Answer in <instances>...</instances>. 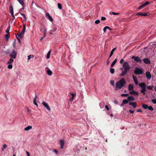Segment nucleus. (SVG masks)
Returning a JSON list of instances; mask_svg holds the SVG:
<instances>
[{"label": "nucleus", "instance_id": "nucleus-15", "mask_svg": "<svg viewBox=\"0 0 156 156\" xmlns=\"http://www.w3.org/2000/svg\"><path fill=\"white\" fill-rule=\"evenodd\" d=\"M129 93L130 94H133L136 95H138V93L137 92L134 90L130 91Z\"/></svg>", "mask_w": 156, "mask_h": 156}, {"label": "nucleus", "instance_id": "nucleus-41", "mask_svg": "<svg viewBox=\"0 0 156 156\" xmlns=\"http://www.w3.org/2000/svg\"><path fill=\"white\" fill-rule=\"evenodd\" d=\"M144 7H145V6H144V5L143 4L142 5L140 6H139V7H138V9H142V8H144Z\"/></svg>", "mask_w": 156, "mask_h": 156}, {"label": "nucleus", "instance_id": "nucleus-7", "mask_svg": "<svg viewBox=\"0 0 156 156\" xmlns=\"http://www.w3.org/2000/svg\"><path fill=\"white\" fill-rule=\"evenodd\" d=\"M132 58L134 59L136 62L140 63L142 62V60L140 59L138 57L133 56L132 57Z\"/></svg>", "mask_w": 156, "mask_h": 156}, {"label": "nucleus", "instance_id": "nucleus-14", "mask_svg": "<svg viewBox=\"0 0 156 156\" xmlns=\"http://www.w3.org/2000/svg\"><path fill=\"white\" fill-rule=\"evenodd\" d=\"M60 144L61 145V148L62 149L63 148V146L64 145V140H60Z\"/></svg>", "mask_w": 156, "mask_h": 156}, {"label": "nucleus", "instance_id": "nucleus-13", "mask_svg": "<svg viewBox=\"0 0 156 156\" xmlns=\"http://www.w3.org/2000/svg\"><path fill=\"white\" fill-rule=\"evenodd\" d=\"M133 79L136 85H137L138 84H139L137 78L136 76L133 75Z\"/></svg>", "mask_w": 156, "mask_h": 156}, {"label": "nucleus", "instance_id": "nucleus-44", "mask_svg": "<svg viewBox=\"0 0 156 156\" xmlns=\"http://www.w3.org/2000/svg\"><path fill=\"white\" fill-rule=\"evenodd\" d=\"M7 147V145L5 144H4L3 146V147L2 148V151H3Z\"/></svg>", "mask_w": 156, "mask_h": 156}, {"label": "nucleus", "instance_id": "nucleus-32", "mask_svg": "<svg viewBox=\"0 0 156 156\" xmlns=\"http://www.w3.org/2000/svg\"><path fill=\"white\" fill-rule=\"evenodd\" d=\"M71 95H72V97L70 99V101H72L73 100L75 96V95L73 94H71Z\"/></svg>", "mask_w": 156, "mask_h": 156}, {"label": "nucleus", "instance_id": "nucleus-57", "mask_svg": "<svg viewBox=\"0 0 156 156\" xmlns=\"http://www.w3.org/2000/svg\"><path fill=\"white\" fill-rule=\"evenodd\" d=\"M137 111L138 112H142V110L140 109H138V110Z\"/></svg>", "mask_w": 156, "mask_h": 156}, {"label": "nucleus", "instance_id": "nucleus-35", "mask_svg": "<svg viewBox=\"0 0 156 156\" xmlns=\"http://www.w3.org/2000/svg\"><path fill=\"white\" fill-rule=\"evenodd\" d=\"M148 108L149 110L151 111H153L154 110V108L152 106H148V108Z\"/></svg>", "mask_w": 156, "mask_h": 156}, {"label": "nucleus", "instance_id": "nucleus-61", "mask_svg": "<svg viewBox=\"0 0 156 156\" xmlns=\"http://www.w3.org/2000/svg\"><path fill=\"white\" fill-rule=\"evenodd\" d=\"M11 13L12 16L13 18L14 19L15 18V16H14V15L13 12L12 13Z\"/></svg>", "mask_w": 156, "mask_h": 156}, {"label": "nucleus", "instance_id": "nucleus-24", "mask_svg": "<svg viewBox=\"0 0 156 156\" xmlns=\"http://www.w3.org/2000/svg\"><path fill=\"white\" fill-rule=\"evenodd\" d=\"M9 12L10 13L13 12V10L12 5H11L9 8Z\"/></svg>", "mask_w": 156, "mask_h": 156}, {"label": "nucleus", "instance_id": "nucleus-48", "mask_svg": "<svg viewBox=\"0 0 156 156\" xmlns=\"http://www.w3.org/2000/svg\"><path fill=\"white\" fill-rule=\"evenodd\" d=\"M129 95L128 94H122L121 96L122 97H126Z\"/></svg>", "mask_w": 156, "mask_h": 156}, {"label": "nucleus", "instance_id": "nucleus-12", "mask_svg": "<svg viewBox=\"0 0 156 156\" xmlns=\"http://www.w3.org/2000/svg\"><path fill=\"white\" fill-rule=\"evenodd\" d=\"M129 104L132 105L134 108L136 107V103L135 102H130L129 103Z\"/></svg>", "mask_w": 156, "mask_h": 156}, {"label": "nucleus", "instance_id": "nucleus-49", "mask_svg": "<svg viewBox=\"0 0 156 156\" xmlns=\"http://www.w3.org/2000/svg\"><path fill=\"white\" fill-rule=\"evenodd\" d=\"M8 68L9 69H11L12 68V66L11 64H9L8 66Z\"/></svg>", "mask_w": 156, "mask_h": 156}, {"label": "nucleus", "instance_id": "nucleus-8", "mask_svg": "<svg viewBox=\"0 0 156 156\" xmlns=\"http://www.w3.org/2000/svg\"><path fill=\"white\" fill-rule=\"evenodd\" d=\"M45 17L46 18L48 19L51 22L53 21V19L48 13H46Z\"/></svg>", "mask_w": 156, "mask_h": 156}, {"label": "nucleus", "instance_id": "nucleus-31", "mask_svg": "<svg viewBox=\"0 0 156 156\" xmlns=\"http://www.w3.org/2000/svg\"><path fill=\"white\" fill-rule=\"evenodd\" d=\"M14 61V60L12 58H10L8 62V64H11Z\"/></svg>", "mask_w": 156, "mask_h": 156}, {"label": "nucleus", "instance_id": "nucleus-29", "mask_svg": "<svg viewBox=\"0 0 156 156\" xmlns=\"http://www.w3.org/2000/svg\"><path fill=\"white\" fill-rule=\"evenodd\" d=\"M51 51L50 50L48 53H47V57H46V58H47V59H48L50 58V54H51Z\"/></svg>", "mask_w": 156, "mask_h": 156}, {"label": "nucleus", "instance_id": "nucleus-47", "mask_svg": "<svg viewBox=\"0 0 156 156\" xmlns=\"http://www.w3.org/2000/svg\"><path fill=\"white\" fill-rule=\"evenodd\" d=\"M100 22V20H97L95 22V23L96 24H99Z\"/></svg>", "mask_w": 156, "mask_h": 156}, {"label": "nucleus", "instance_id": "nucleus-45", "mask_svg": "<svg viewBox=\"0 0 156 156\" xmlns=\"http://www.w3.org/2000/svg\"><path fill=\"white\" fill-rule=\"evenodd\" d=\"M149 2H146L144 3L143 4L144 5L145 7L148 4H149Z\"/></svg>", "mask_w": 156, "mask_h": 156}, {"label": "nucleus", "instance_id": "nucleus-38", "mask_svg": "<svg viewBox=\"0 0 156 156\" xmlns=\"http://www.w3.org/2000/svg\"><path fill=\"white\" fill-rule=\"evenodd\" d=\"M21 15L23 16L25 20H26L27 19V18L25 15L23 13H20Z\"/></svg>", "mask_w": 156, "mask_h": 156}, {"label": "nucleus", "instance_id": "nucleus-25", "mask_svg": "<svg viewBox=\"0 0 156 156\" xmlns=\"http://www.w3.org/2000/svg\"><path fill=\"white\" fill-rule=\"evenodd\" d=\"M26 24H23V29L22 31H21L22 33H23L24 34V33L26 30Z\"/></svg>", "mask_w": 156, "mask_h": 156}, {"label": "nucleus", "instance_id": "nucleus-34", "mask_svg": "<svg viewBox=\"0 0 156 156\" xmlns=\"http://www.w3.org/2000/svg\"><path fill=\"white\" fill-rule=\"evenodd\" d=\"M34 57V55H28V60H29L31 58H33Z\"/></svg>", "mask_w": 156, "mask_h": 156}, {"label": "nucleus", "instance_id": "nucleus-28", "mask_svg": "<svg viewBox=\"0 0 156 156\" xmlns=\"http://www.w3.org/2000/svg\"><path fill=\"white\" fill-rule=\"evenodd\" d=\"M20 4L22 5H23L24 2L23 0H17Z\"/></svg>", "mask_w": 156, "mask_h": 156}, {"label": "nucleus", "instance_id": "nucleus-10", "mask_svg": "<svg viewBox=\"0 0 156 156\" xmlns=\"http://www.w3.org/2000/svg\"><path fill=\"white\" fill-rule=\"evenodd\" d=\"M144 62L146 64H149L150 63V61L147 58H146L143 59Z\"/></svg>", "mask_w": 156, "mask_h": 156}, {"label": "nucleus", "instance_id": "nucleus-9", "mask_svg": "<svg viewBox=\"0 0 156 156\" xmlns=\"http://www.w3.org/2000/svg\"><path fill=\"white\" fill-rule=\"evenodd\" d=\"M42 104L49 111H50L51 110L49 106L48 105V104L46 103L45 102H42Z\"/></svg>", "mask_w": 156, "mask_h": 156}, {"label": "nucleus", "instance_id": "nucleus-36", "mask_svg": "<svg viewBox=\"0 0 156 156\" xmlns=\"http://www.w3.org/2000/svg\"><path fill=\"white\" fill-rule=\"evenodd\" d=\"M58 6L59 9H62V5L60 3H58Z\"/></svg>", "mask_w": 156, "mask_h": 156}, {"label": "nucleus", "instance_id": "nucleus-26", "mask_svg": "<svg viewBox=\"0 0 156 156\" xmlns=\"http://www.w3.org/2000/svg\"><path fill=\"white\" fill-rule=\"evenodd\" d=\"M142 106L143 107V108L144 109H147L148 108V106L146 104H142Z\"/></svg>", "mask_w": 156, "mask_h": 156}, {"label": "nucleus", "instance_id": "nucleus-37", "mask_svg": "<svg viewBox=\"0 0 156 156\" xmlns=\"http://www.w3.org/2000/svg\"><path fill=\"white\" fill-rule=\"evenodd\" d=\"M147 88L150 90H152L153 89V87L152 86H147Z\"/></svg>", "mask_w": 156, "mask_h": 156}, {"label": "nucleus", "instance_id": "nucleus-5", "mask_svg": "<svg viewBox=\"0 0 156 156\" xmlns=\"http://www.w3.org/2000/svg\"><path fill=\"white\" fill-rule=\"evenodd\" d=\"M16 55L17 53L14 50H13L11 52V53L9 55L10 56L11 58L14 59L16 58Z\"/></svg>", "mask_w": 156, "mask_h": 156}, {"label": "nucleus", "instance_id": "nucleus-18", "mask_svg": "<svg viewBox=\"0 0 156 156\" xmlns=\"http://www.w3.org/2000/svg\"><path fill=\"white\" fill-rule=\"evenodd\" d=\"M133 89V87L132 84H129L128 86V90L129 91H130Z\"/></svg>", "mask_w": 156, "mask_h": 156}, {"label": "nucleus", "instance_id": "nucleus-64", "mask_svg": "<svg viewBox=\"0 0 156 156\" xmlns=\"http://www.w3.org/2000/svg\"><path fill=\"white\" fill-rule=\"evenodd\" d=\"M112 55H113L112 54H111V53H110V56H109V57L108 58L109 59V58L112 56Z\"/></svg>", "mask_w": 156, "mask_h": 156}, {"label": "nucleus", "instance_id": "nucleus-40", "mask_svg": "<svg viewBox=\"0 0 156 156\" xmlns=\"http://www.w3.org/2000/svg\"><path fill=\"white\" fill-rule=\"evenodd\" d=\"M116 49V48H113V49H112V50L111 51L110 53H111V54H112V55L113 54V53H114V51Z\"/></svg>", "mask_w": 156, "mask_h": 156}, {"label": "nucleus", "instance_id": "nucleus-22", "mask_svg": "<svg viewBox=\"0 0 156 156\" xmlns=\"http://www.w3.org/2000/svg\"><path fill=\"white\" fill-rule=\"evenodd\" d=\"M117 61V58L115 59L113 62L112 63L111 66V67H113L114 66V65L116 63Z\"/></svg>", "mask_w": 156, "mask_h": 156}, {"label": "nucleus", "instance_id": "nucleus-52", "mask_svg": "<svg viewBox=\"0 0 156 156\" xmlns=\"http://www.w3.org/2000/svg\"><path fill=\"white\" fill-rule=\"evenodd\" d=\"M105 108L107 109V110L108 111L109 110V108L108 106V105H105Z\"/></svg>", "mask_w": 156, "mask_h": 156}, {"label": "nucleus", "instance_id": "nucleus-39", "mask_svg": "<svg viewBox=\"0 0 156 156\" xmlns=\"http://www.w3.org/2000/svg\"><path fill=\"white\" fill-rule=\"evenodd\" d=\"M5 37H6V40H7V38H9L10 37V34H7L5 35Z\"/></svg>", "mask_w": 156, "mask_h": 156}, {"label": "nucleus", "instance_id": "nucleus-21", "mask_svg": "<svg viewBox=\"0 0 156 156\" xmlns=\"http://www.w3.org/2000/svg\"><path fill=\"white\" fill-rule=\"evenodd\" d=\"M32 127L31 126H29L26 127L24 129L26 131H28L30 129H32Z\"/></svg>", "mask_w": 156, "mask_h": 156}, {"label": "nucleus", "instance_id": "nucleus-30", "mask_svg": "<svg viewBox=\"0 0 156 156\" xmlns=\"http://www.w3.org/2000/svg\"><path fill=\"white\" fill-rule=\"evenodd\" d=\"M10 25L9 24L6 31V32L7 34H10L9 30H10Z\"/></svg>", "mask_w": 156, "mask_h": 156}, {"label": "nucleus", "instance_id": "nucleus-23", "mask_svg": "<svg viewBox=\"0 0 156 156\" xmlns=\"http://www.w3.org/2000/svg\"><path fill=\"white\" fill-rule=\"evenodd\" d=\"M52 71L50 69H48L47 71V74L48 75L51 76L52 75Z\"/></svg>", "mask_w": 156, "mask_h": 156}, {"label": "nucleus", "instance_id": "nucleus-3", "mask_svg": "<svg viewBox=\"0 0 156 156\" xmlns=\"http://www.w3.org/2000/svg\"><path fill=\"white\" fill-rule=\"evenodd\" d=\"M143 73V70L138 67H136L134 71V73L136 75H141Z\"/></svg>", "mask_w": 156, "mask_h": 156}, {"label": "nucleus", "instance_id": "nucleus-58", "mask_svg": "<svg viewBox=\"0 0 156 156\" xmlns=\"http://www.w3.org/2000/svg\"><path fill=\"white\" fill-rule=\"evenodd\" d=\"M56 29H57L55 28L54 30L52 29V30H51L50 31L52 32H54L56 30Z\"/></svg>", "mask_w": 156, "mask_h": 156}, {"label": "nucleus", "instance_id": "nucleus-56", "mask_svg": "<svg viewBox=\"0 0 156 156\" xmlns=\"http://www.w3.org/2000/svg\"><path fill=\"white\" fill-rule=\"evenodd\" d=\"M112 14L114 15H118L119 14V13H115V12H112Z\"/></svg>", "mask_w": 156, "mask_h": 156}, {"label": "nucleus", "instance_id": "nucleus-60", "mask_svg": "<svg viewBox=\"0 0 156 156\" xmlns=\"http://www.w3.org/2000/svg\"><path fill=\"white\" fill-rule=\"evenodd\" d=\"M123 61H124L123 59H122L120 60V64H122V62H123Z\"/></svg>", "mask_w": 156, "mask_h": 156}, {"label": "nucleus", "instance_id": "nucleus-16", "mask_svg": "<svg viewBox=\"0 0 156 156\" xmlns=\"http://www.w3.org/2000/svg\"><path fill=\"white\" fill-rule=\"evenodd\" d=\"M46 32H47V29L46 28H44V36L41 38V39H40V40L41 41L42 39H43L45 37L46 34Z\"/></svg>", "mask_w": 156, "mask_h": 156}, {"label": "nucleus", "instance_id": "nucleus-20", "mask_svg": "<svg viewBox=\"0 0 156 156\" xmlns=\"http://www.w3.org/2000/svg\"><path fill=\"white\" fill-rule=\"evenodd\" d=\"M17 34L18 35L19 37L22 38L23 37L24 34L23 33H22V32H21L20 33L18 34Z\"/></svg>", "mask_w": 156, "mask_h": 156}, {"label": "nucleus", "instance_id": "nucleus-17", "mask_svg": "<svg viewBox=\"0 0 156 156\" xmlns=\"http://www.w3.org/2000/svg\"><path fill=\"white\" fill-rule=\"evenodd\" d=\"M127 99L129 101H134L135 100V98L132 96H129L127 98Z\"/></svg>", "mask_w": 156, "mask_h": 156}, {"label": "nucleus", "instance_id": "nucleus-46", "mask_svg": "<svg viewBox=\"0 0 156 156\" xmlns=\"http://www.w3.org/2000/svg\"><path fill=\"white\" fill-rule=\"evenodd\" d=\"M109 28V27L108 26H106L103 29V31L104 32H105L106 31V29L107 28Z\"/></svg>", "mask_w": 156, "mask_h": 156}, {"label": "nucleus", "instance_id": "nucleus-6", "mask_svg": "<svg viewBox=\"0 0 156 156\" xmlns=\"http://www.w3.org/2000/svg\"><path fill=\"white\" fill-rule=\"evenodd\" d=\"M150 15L148 12H147L145 13H143L142 12H137L136 13V15H140L143 16H147Z\"/></svg>", "mask_w": 156, "mask_h": 156}, {"label": "nucleus", "instance_id": "nucleus-51", "mask_svg": "<svg viewBox=\"0 0 156 156\" xmlns=\"http://www.w3.org/2000/svg\"><path fill=\"white\" fill-rule=\"evenodd\" d=\"M106 19V18L104 17H101V20H105Z\"/></svg>", "mask_w": 156, "mask_h": 156}, {"label": "nucleus", "instance_id": "nucleus-62", "mask_svg": "<svg viewBox=\"0 0 156 156\" xmlns=\"http://www.w3.org/2000/svg\"><path fill=\"white\" fill-rule=\"evenodd\" d=\"M54 152L56 153L57 154H58V151L56 150V149H55L54 150Z\"/></svg>", "mask_w": 156, "mask_h": 156}, {"label": "nucleus", "instance_id": "nucleus-50", "mask_svg": "<svg viewBox=\"0 0 156 156\" xmlns=\"http://www.w3.org/2000/svg\"><path fill=\"white\" fill-rule=\"evenodd\" d=\"M36 101V100L35 99L34 100L33 103H34V105H36L37 106H38V105Z\"/></svg>", "mask_w": 156, "mask_h": 156}, {"label": "nucleus", "instance_id": "nucleus-11", "mask_svg": "<svg viewBox=\"0 0 156 156\" xmlns=\"http://www.w3.org/2000/svg\"><path fill=\"white\" fill-rule=\"evenodd\" d=\"M146 77L147 79H151V74H150V72L148 71H147L146 73Z\"/></svg>", "mask_w": 156, "mask_h": 156}, {"label": "nucleus", "instance_id": "nucleus-54", "mask_svg": "<svg viewBox=\"0 0 156 156\" xmlns=\"http://www.w3.org/2000/svg\"><path fill=\"white\" fill-rule=\"evenodd\" d=\"M109 62H110V61L109 60V59L108 58L107 60V62H106L107 64L108 65L109 63Z\"/></svg>", "mask_w": 156, "mask_h": 156}, {"label": "nucleus", "instance_id": "nucleus-55", "mask_svg": "<svg viewBox=\"0 0 156 156\" xmlns=\"http://www.w3.org/2000/svg\"><path fill=\"white\" fill-rule=\"evenodd\" d=\"M37 97H38L37 95V94H35V98H34V100H35H35H36L37 99Z\"/></svg>", "mask_w": 156, "mask_h": 156}, {"label": "nucleus", "instance_id": "nucleus-53", "mask_svg": "<svg viewBox=\"0 0 156 156\" xmlns=\"http://www.w3.org/2000/svg\"><path fill=\"white\" fill-rule=\"evenodd\" d=\"M129 112L131 114H133L134 112V111L132 110H129Z\"/></svg>", "mask_w": 156, "mask_h": 156}, {"label": "nucleus", "instance_id": "nucleus-63", "mask_svg": "<svg viewBox=\"0 0 156 156\" xmlns=\"http://www.w3.org/2000/svg\"><path fill=\"white\" fill-rule=\"evenodd\" d=\"M26 153L27 154V156H30V154L28 151H26Z\"/></svg>", "mask_w": 156, "mask_h": 156}, {"label": "nucleus", "instance_id": "nucleus-1", "mask_svg": "<svg viewBox=\"0 0 156 156\" xmlns=\"http://www.w3.org/2000/svg\"><path fill=\"white\" fill-rule=\"evenodd\" d=\"M126 83L125 80L124 78L121 79L119 81L115 83V90H117L118 89H120L124 86Z\"/></svg>", "mask_w": 156, "mask_h": 156}, {"label": "nucleus", "instance_id": "nucleus-2", "mask_svg": "<svg viewBox=\"0 0 156 156\" xmlns=\"http://www.w3.org/2000/svg\"><path fill=\"white\" fill-rule=\"evenodd\" d=\"M139 85L142 88L141 90V92L144 95L145 94V92L146 91V84L144 83H139Z\"/></svg>", "mask_w": 156, "mask_h": 156}, {"label": "nucleus", "instance_id": "nucleus-4", "mask_svg": "<svg viewBox=\"0 0 156 156\" xmlns=\"http://www.w3.org/2000/svg\"><path fill=\"white\" fill-rule=\"evenodd\" d=\"M123 66L124 68V70L128 71L130 69L128 62H126L124 63Z\"/></svg>", "mask_w": 156, "mask_h": 156}, {"label": "nucleus", "instance_id": "nucleus-33", "mask_svg": "<svg viewBox=\"0 0 156 156\" xmlns=\"http://www.w3.org/2000/svg\"><path fill=\"white\" fill-rule=\"evenodd\" d=\"M110 71L112 74H113L115 72V69L113 68H110Z\"/></svg>", "mask_w": 156, "mask_h": 156}, {"label": "nucleus", "instance_id": "nucleus-19", "mask_svg": "<svg viewBox=\"0 0 156 156\" xmlns=\"http://www.w3.org/2000/svg\"><path fill=\"white\" fill-rule=\"evenodd\" d=\"M128 72V71L124 70L122 72L120 75L121 76H123L126 74Z\"/></svg>", "mask_w": 156, "mask_h": 156}, {"label": "nucleus", "instance_id": "nucleus-43", "mask_svg": "<svg viewBox=\"0 0 156 156\" xmlns=\"http://www.w3.org/2000/svg\"><path fill=\"white\" fill-rule=\"evenodd\" d=\"M110 84L112 86L114 85V81L113 80H111L110 81Z\"/></svg>", "mask_w": 156, "mask_h": 156}, {"label": "nucleus", "instance_id": "nucleus-27", "mask_svg": "<svg viewBox=\"0 0 156 156\" xmlns=\"http://www.w3.org/2000/svg\"><path fill=\"white\" fill-rule=\"evenodd\" d=\"M128 100L127 99H124L122 102V104H127L128 102Z\"/></svg>", "mask_w": 156, "mask_h": 156}, {"label": "nucleus", "instance_id": "nucleus-42", "mask_svg": "<svg viewBox=\"0 0 156 156\" xmlns=\"http://www.w3.org/2000/svg\"><path fill=\"white\" fill-rule=\"evenodd\" d=\"M151 101L154 104H156V99H151Z\"/></svg>", "mask_w": 156, "mask_h": 156}, {"label": "nucleus", "instance_id": "nucleus-59", "mask_svg": "<svg viewBox=\"0 0 156 156\" xmlns=\"http://www.w3.org/2000/svg\"><path fill=\"white\" fill-rule=\"evenodd\" d=\"M103 105H100L101 108H103L104 107V105L105 104L104 103V102L103 103Z\"/></svg>", "mask_w": 156, "mask_h": 156}]
</instances>
